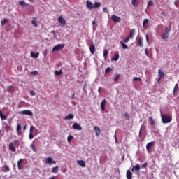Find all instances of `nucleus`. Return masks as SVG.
<instances>
[{
	"label": "nucleus",
	"instance_id": "obj_43",
	"mask_svg": "<svg viewBox=\"0 0 179 179\" xmlns=\"http://www.w3.org/2000/svg\"><path fill=\"white\" fill-rule=\"evenodd\" d=\"M132 5L134 6H136L138 5V3H136V0H132Z\"/></svg>",
	"mask_w": 179,
	"mask_h": 179
},
{
	"label": "nucleus",
	"instance_id": "obj_52",
	"mask_svg": "<svg viewBox=\"0 0 179 179\" xmlns=\"http://www.w3.org/2000/svg\"><path fill=\"white\" fill-rule=\"evenodd\" d=\"M148 166V163H144V164L141 165V167L145 168Z\"/></svg>",
	"mask_w": 179,
	"mask_h": 179
},
{
	"label": "nucleus",
	"instance_id": "obj_14",
	"mask_svg": "<svg viewBox=\"0 0 179 179\" xmlns=\"http://www.w3.org/2000/svg\"><path fill=\"white\" fill-rule=\"evenodd\" d=\"M35 129H35L34 127H33V126L31 127V128H30V134H29V139L30 140L33 139V138H34V136H33V134H32V131L35 130Z\"/></svg>",
	"mask_w": 179,
	"mask_h": 179
},
{
	"label": "nucleus",
	"instance_id": "obj_34",
	"mask_svg": "<svg viewBox=\"0 0 179 179\" xmlns=\"http://www.w3.org/2000/svg\"><path fill=\"white\" fill-rule=\"evenodd\" d=\"M73 136H69L68 138H67V141H68V143H70L72 141V139H73Z\"/></svg>",
	"mask_w": 179,
	"mask_h": 179
},
{
	"label": "nucleus",
	"instance_id": "obj_37",
	"mask_svg": "<svg viewBox=\"0 0 179 179\" xmlns=\"http://www.w3.org/2000/svg\"><path fill=\"white\" fill-rule=\"evenodd\" d=\"M0 117H1V120L7 119V117L6 115H3L1 112H0Z\"/></svg>",
	"mask_w": 179,
	"mask_h": 179
},
{
	"label": "nucleus",
	"instance_id": "obj_51",
	"mask_svg": "<svg viewBox=\"0 0 179 179\" xmlns=\"http://www.w3.org/2000/svg\"><path fill=\"white\" fill-rule=\"evenodd\" d=\"M124 116L127 117V120H129V115L127 113H125Z\"/></svg>",
	"mask_w": 179,
	"mask_h": 179
},
{
	"label": "nucleus",
	"instance_id": "obj_16",
	"mask_svg": "<svg viewBox=\"0 0 179 179\" xmlns=\"http://www.w3.org/2000/svg\"><path fill=\"white\" fill-rule=\"evenodd\" d=\"M78 164L80 165L82 167H85L86 164L83 160H79L77 162Z\"/></svg>",
	"mask_w": 179,
	"mask_h": 179
},
{
	"label": "nucleus",
	"instance_id": "obj_19",
	"mask_svg": "<svg viewBox=\"0 0 179 179\" xmlns=\"http://www.w3.org/2000/svg\"><path fill=\"white\" fill-rule=\"evenodd\" d=\"M141 169V166L139 164H137L136 166H134L131 171L134 172L135 170L139 171Z\"/></svg>",
	"mask_w": 179,
	"mask_h": 179
},
{
	"label": "nucleus",
	"instance_id": "obj_30",
	"mask_svg": "<svg viewBox=\"0 0 179 179\" xmlns=\"http://www.w3.org/2000/svg\"><path fill=\"white\" fill-rule=\"evenodd\" d=\"M58 168H59L58 166H57L56 167H53V168L52 169V172L54 173H57V171H58Z\"/></svg>",
	"mask_w": 179,
	"mask_h": 179
},
{
	"label": "nucleus",
	"instance_id": "obj_33",
	"mask_svg": "<svg viewBox=\"0 0 179 179\" xmlns=\"http://www.w3.org/2000/svg\"><path fill=\"white\" fill-rule=\"evenodd\" d=\"M108 56V51L106 49L103 51V57L105 59H106Z\"/></svg>",
	"mask_w": 179,
	"mask_h": 179
},
{
	"label": "nucleus",
	"instance_id": "obj_61",
	"mask_svg": "<svg viewBox=\"0 0 179 179\" xmlns=\"http://www.w3.org/2000/svg\"><path fill=\"white\" fill-rule=\"evenodd\" d=\"M49 179H55V177L52 176V177L50 178Z\"/></svg>",
	"mask_w": 179,
	"mask_h": 179
},
{
	"label": "nucleus",
	"instance_id": "obj_12",
	"mask_svg": "<svg viewBox=\"0 0 179 179\" xmlns=\"http://www.w3.org/2000/svg\"><path fill=\"white\" fill-rule=\"evenodd\" d=\"M90 52L92 55H94L96 52V48H95V45L94 44L91 45L90 46Z\"/></svg>",
	"mask_w": 179,
	"mask_h": 179
},
{
	"label": "nucleus",
	"instance_id": "obj_48",
	"mask_svg": "<svg viewBox=\"0 0 179 179\" xmlns=\"http://www.w3.org/2000/svg\"><path fill=\"white\" fill-rule=\"evenodd\" d=\"M21 129V126L20 124H18L17 126V131H19Z\"/></svg>",
	"mask_w": 179,
	"mask_h": 179
},
{
	"label": "nucleus",
	"instance_id": "obj_60",
	"mask_svg": "<svg viewBox=\"0 0 179 179\" xmlns=\"http://www.w3.org/2000/svg\"><path fill=\"white\" fill-rule=\"evenodd\" d=\"M162 78H160V76H159V78H158V80H157V81L158 82H159L160 80H161V79H162Z\"/></svg>",
	"mask_w": 179,
	"mask_h": 179
},
{
	"label": "nucleus",
	"instance_id": "obj_17",
	"mask_svg": "<svg viewBox=\"0 0 179 179\" xmlns=\"http://www.w3.org/2000/svg\"><path fill=\"white\" fill-rule=\"evenodd\" d=\"M94 129L95 131H96V135L97 136H99L101 134V129H100V128L98 127H94Z\"/></svg>",
	"mask_w": 179,
	"mask_h": 179
},
{
	"label": "nucleus",
	"instance_id": "obj_56",
	"mask_svg": "<svg viewBox=\"0 0 179 179\" xmlns=\"http://www.w3.org/2000/svg\"><path fill=\"white\" fill-rule=\"evenodd\" d=\"M145 39L147 40V43H148L149 42V38H148V35L145 36Z\"/></svg>",
	"mask_w": 179,
	"mask_h": 179
},
{
	"label": "nucleus",
	"instance_id": "obj_21",
	"mask_svg": "<svg viewBox=\"0 0 179 179\" xmlns=\"http://www.w3.org/2000/svg\"><path fill=\"white\" fill-rule=\"evenodd\" d=\"M19 4L22 6V7H25V6H29V4H27V3H25L24 1H23V0H22L21 1H19Z\"/></svg>",
	"mask_w": 179,
	"mask_h": 179
},
{
	"label": "nucleus",
	"instance_id": "obj_50",
	"mask_svg": "<svg viewBox=\"0 0 179 179\" xmlns=\"http://www.w3.org/2000/svg\"><path fill=\"white\" fill-rule=\"evenodd\" d=\"M171 25H172V22H169V27H166V28L169 29V31L171 29Z\"/></svg>",
	"mask_w": 179,
	"mask_h": 179
},
{
	"label": "nucleus",
	"instance_id": "obj_42",
	"mask_svg": "<svg viewBox=\"0 0 179 179\" xmlns=\"http://www.w3.org/2000/svg\"><path fill=\"white\" fill-rule=\"evenodd\" d=\"M31 24L34 26V27H38V24H37V22L36 20H33L31 22Z\"/></svg>",
	"mask_w": 179,
	"mask_h": 179
},
{
	"label": "nucleus",
	"instance_id": "obj_9",
	"mask_svg": "<svg viewBox=\"0 0 179 179\" xmlns=\"http://www.w3.org/2000/svg\"><path fill=\"white\" fill-rule=\"evenodd\" d=\"M72 127H73V129L78 130V131L83 129L82 127L78 123H74L73 125L72 126Z\"/></svg>",
	"mask_w": 179,
	"mask_h": 179
},
{
	"label": "nucleus",
	"instance_id": "obj_35",
	"mask_svg": "<svg viewBox=\"0 0 179 179\" xmlns=\"http://www.w3.org/2000/svg\"><path fill=\"white\" fill-rule=\"evenodd\" d=\"M177 90H178V84L175 85V88H173V95L176 94Z\"/></svg>",
	"mask_w": 179,
	"mask_h": 179
},
{
	"label": "nucleus",
	"instance_id": "obj_6",
	"mask_svg": "<svg viewBox=\"0 0 179 179\" xmlns=\"http://www.w3.org/2000/svg\"><path fill=\"white\" fill-rule=\"evenodd\" d=\"M111 19L115 23H119L121 22L120 17H117V15H112Z\"/></svg>",
	"mask_w": 179,
	"mask_h": 179
},
{
	"label": "nucleus",
	"instance_id": "obj_57",
	"mask_svg": "<svg viewBox=\"0 0 179 179\" xmlns=\"http://www.w3.org/2000/svg\"><path fill=\"white\" fill-rule=\"evenodd\" d=\"M145 55L148 56V48H145Z\"/></svg>",
	"mask_w": 179,
	"mask_h": 179
},
{
	"label": "nucleus",
	"instance_id": "obj_39",
	"mask_svg": "<svg viewBox=\"0 0 179 179\" xmlns=\"http://www.w3.org/2000/svg\"><path fill=\"white\" fill-rule=\"evenodd\" d=\"M8 21L7 19H4L3 21L1 22V25L3 26L6 23H7Z\"/></svg>",
	"mask_w": 179,
	"mask_h": 179
},
{
	"label": "nucleus",
	"instance_id": "obj_27",
	"mask_svg": "<svg viewBox=\"0 0 179 179\" xmlns=\"http://www.w3.org/2000/svg\"><path fill=\"white\" fill-rule=\"evenodd\" d=\"M39 55V53H34L33 52L31 53V56L35 59L38 58Z\"/></svg>",
	"mask_w": 179,
	"mask_h": 179
},
{
	"label": "nucleus",
	"instance_id": "obj_1",
	"mask_svg": "<svg viewBox=\"0 0 179 179\" xmlns=\"http://www.w3.org/2000/svg\"><path fill=\"white\" fill-rule=\"evenodd\" d=\"M161 120H162V123L168 124L171 122L173 117L171 115H166V114H161Z\"/></svg>",
	"mask_w": 179,
	"mask_h": 179
},
{
	"label": "nucleus",
	"instance_id": "obj_25",
	"mask_svg": "<svg viewBox=\"0 0 179 179\" xmlns=\"http://www.w3.org/2000/svg\"><path fill=\"white\" fill-rule=\"evenodd\" d=\"M120 58V55L118 52L115 54V57L112 59L113 61H117Z\"/></svg>",
	"mask_w": 179,
	"mask_h": 179
},
{
	"label": "nucleus",
	"instance_id": "obj_10",
	"mask_svg": "<svg viewBox=\"0 0 179 179\" xmlns=\"http://www.w3.org/2000/svg\"><path fill=\"white\" fill-rule=\"evenodd\" d=\"M45 164H56L57 162L54 161L51 157H48L45 159Z\"/></svg>",
	"mask_w": 179,
	"mask_h": 179
},
{
	"label": "nucleus",
	"instance_id": "obj_26",
	"mask_svg": "<svg viewBox=\"0 0 179 179\" xmlns=\"http://www.w3.org/2000/svg\"><path fill=\"white\" fill-rule=\"evenodd\" d=\"M23 162V159H20L18 162H17V166H18V169H22V167L21 166V164Z\"/></svg>",
	"mask_w": 179,
	"mask_h": 179
},
{
	"label": "nucleus",
	"instance_id": "obj_28",
	"mask_svg": "<svg viewBox=\"0 0 179 179\" xmlns=\"http://www.w3.org/2000/svg\"><path fill=\"white\" fill-rule=\"evenodd\" d=\"M120 43L124 50L129 49V47L124 42L121 41Z\"/></svg>",
	"mask_w": 179,
	"mask_h": 179
},
{
	"label": "nucleus",
	"instance_id": "obj_32",
	"mask_svg": "<svg viewBox=\"0 0 179 179\" xmlns=\"http://www.w3.org/2000/svg\"><path fill=\"white\" fill-rule=\"evenodd\" d=\"M101 3L96 1L94 4V8H99L101 6Z\"/></svg>",
	"mask_w": 179,
	"mask_h": 179
},
{
	"label": "nucleus",
	"instance_id": "obj_45",
	"mask_svg": "<svg viewBox=\"0 0 179 179\" xmlns=\"http://www.w3.org/2000/svg\"><path fill=\"white\" fill-rule=\"evenodd\" d=\"M31 74L33 75V76H36L38 74V71H32L31 72Z\"/></svg>",
	"mask_w": 179,
	"mask_h": 179
},
{
	"label": "nucleus",
	"instance_id": "obj_13",
	"mask_svg": "<svg viewBox=\"0 0 179 179\" xmlns=\"http://www.w3.org/2000/svg\"><path fill=\"white\" fill-rule=\"evenodd\" d=\"M148 122H150V125L151 126L155 125V122L152 116L148 117Z\"/></svg>",
	"mask_w": 179,
	"mask_h": 179
},
{
	"label": "nucleus",
	"instance_id": "obj_31",
	"mask_svg": "<svg viewBox=\"0 0 179 179\" xmlns=\"http://www.w3.org/2000/svg\"><path fill=\"white\" fill-rule=\"evenodd\" d=\"M135 34V29L131 30L130 32V34L129 36V38H132Z\"/></svg>",
	"mask_w": 179,
	"mask_h": 179
},
{
	"label": "nucleus",
	"instance_id": "obj_46",
	"mask_svg": "<svg viewBox=\"0 0 179 179\" xmlns=\"http://www.w3.org/2000/svg\"><path fill=\"white\" fill-rule=\"evenodd\" d=\"M175 5L176 6V7H179V0H176L175 1Z\"/></svg>",
	"mask_w": 179,
	"mask_h": 179
},
{
	"label": "nucleus",
	"instance_id": "obj_7",
	"mask_svg": "<svg viewBox=\"0 0 179 179\" xmlns=\"http://www.w3.org/2000/svg\"><path fill=\"white\" fill-rule=\"evenodd\" d=\"M58 22L62 26H65L66 24V21L63 18V17H62V15H59V17L58 18Z\"/></svg>",
	"mask_w": 179,
	"mask_h": 179
},
{
	"label": "nucleus",
	"instance_id": "obj_62",
	"mask_svg": "<svg viewBox=\"0 0 179 179\" xmlns=\"http://www.w3.org/2000/svg\"><path fill=\"white\" fill-rule=\"evenodd\" d=\"M74 96H75V94H73V96H72V98H73V97H74Z\"/></svg>",
	"mask_w": 179,
	"mask_h": 179
},
{
	"label": "nucleus",
	"instance_id": "obj_64",
	"mask_svg": "<svg viewBox=\"0 0 179 179\" xmlns=\"http://www.w3.org/2000/svg\"><path fill=\"white\" fill-rule=\"evenodd\" d=\"M26 129V126L24 127V129Z\"/></svg>",
	"mask_w": 179,
	"mask_h": 179
},
{
	"label": "nucleus",
	"instance_id": "obj_18",
	"mask_svg": "<svg viewBox=\"0 0 179 179\" xmlns=\"http://www.w3.org/2000/svg\"><path fill=\"white\" fill-rule=\"evenodd\" d=\"M127 179H132V173L131 172L130 170H128L127 171Z\"/></svg>",
	"mask_w": 179,
	"mask_h": 179
},
{
	"label": "nucleus",
	"instance_id": "obj_5",
	"mask_svg": "<svg viewBox=\"0 0 179 179\" xmlns=\"http://www.w3.org/2000/svg\"><path fill=\"white\" fill-rule=\"evenodd\" d=\"M18 114L26 115H29V116L33 115V113L31 110H24L22 111L18 112Z\"/></svg>",
	"mask_w": 179,
	"mask_h": 179
},
{
	"label": "nucleus",
	"instance_id": "obj_24",
	"mask_svg": "<svg viewBox=\"0 0 179 179\" xmlns=\"http://www.w3.org/2000/svg\"><path fill=\"white\" fill-rule=\"evenodd\" d=\"M143 38L139 37L138 38V45L140 46V48H142L143 46Z\"/></svg>",
	"mask_w": 179,
	"mask_h": 179
},
{
	"label": "nucleus",
	"instance_id": "obj_11",
	"mask_svg": "<svg viewBox=\"0 0 179 179\" xmlns=\"http://www.w3.org/2000/svg\"><path fill=\"white\" fill-rule=\"evenodd\" d=\"M87 7L89 9H94V4L92 3V1H90L89 0L87 1Z\"/></svg>",
	"mask_w": 179,
	"mask_h": 179
},
{
	"label": "nucleus",
	"instance_id": "obj_54",
	"mask_svg": "<svg viewBox=\"0 0 179 179\" xmlns=\"http://www.w3.org/2000/svg\"><path fill=\"white\" fill-rule=\"evenodd\" d=\"M5 168H6V169H5L6 171H10V169L8 166H6Z\"/></svg>",
	"mask_w": 179,
	"mask_h": 179
},
{
	"label": "nucleus",
	"instance_id": "obj_44",
	"mask_svg": "<svg viewBox=\"0 0 179 179\" xmlns=\"http://www.w3.org/2000/svg\"><path fill=\"white\" fill-rule=\"evenodd\" d=\"M31 149H32V150H33L34 152H36V149L35 146L34 145V144H31Z\"/></svg>",
	"mask_w": 179,
	"mask_h": 179
},
{
	"label": "nucleus",
	"instance_id": "obj_23",
	"mask_svg": "<svg viewBox=\"0 0 179 179\" xmlns=\"http://www.w3.org/2000/svg\"><path fill=\"white\" fill-rule=\"evenodd\" d=\"M73 118H74V115L73 114H69V115L65 117V119L68 120H72Z\"/></svg>",
	"mask_w": 179,
	"mask_h": 179
},
{
	"label": "nucleus",
	"instance_id": "obj_29",
	"mask_svg": "<svg viewBox=\"0 0 179 179\" xmlns=\"http://www.w3.org/2000/svg\"><path fill=\"white\" fill-rule=\"evenodd\" d=\"M63 73V71H62V70L61 69L59 71H58L57 70H55V74L56 75V76H60V75H62Z\"/></svg>",
	"mask_w": 179,
	"mask_h": 179
},
{
	"label": "nucleus",
	"instance_id": "obj_4",
	"mask_svg": "<svg viewBox=\"0 0 179 179\" xmlns=\"http://www.w3.org/2000/svg\"><path fill=\"white\" fill-rule=\"evenodd\" d=\"M64 48V44L57 45L56 46H55L53 48L52 52L59 51V50H62Z\"/></svg>",
	"mask_w": 179,
	"mask_h": 179
},
{
	"label": "nucleus",
	"instance_id": "obj_53",
	"mask_svg": "<svg viewBox=\"0 0 179 179\" xmlns=\"http://www.w3.org/2000/svg\"><path fill=\"white\" fill-rule=\"evenodd\" d=\"M129 38L127 37V38H125L124 42L126 43H127L129 42Z\"/></svg>",
	"mask_w": 179,
	"mask_h": 179
},
{
	"label": "nucleus",
	"instance_id": "obj_58",
	"mask_svg": "<svg viewBox=\"0 0 179 179\" xmlns=\"http://www.w3.org/2000/svg\"><path fill=\"white\" fill-rule=\"evenodd\" d=\"M161 15H164V16H165V15H166V14H165L164 11H162V12L161 13Z\"/></svg>",
	"mask_w": 179,
	"mask_h": 179
},
{
	"label": "nucleus",
	"instance_id": "obj_59",
	"mask_svg": "<svg viewBox=\"0 0 179 179\" xmlns=\"http://www.w3.org/2000/svg\"><path fill=\"white\" fill-rule=\"evenodd\" d=\"M101 87H99V94L101 93Z\"/></svg>",
	"mask_w": 179,
	"mask_h": 179
},
{
	"label": "nucleus",
	"instance_id": "obj_2",
	"mask_svg": "<svg viewBox=\"0 0 179 179\" xmlns=\"http://www.w3.org/2000/svg\"><path fill=\"white\" fill-rule=\"evenodd\" d=\"M18 143H19V141L17 140H15L13 142H11L9 144V150H11L12 152H15L16 149H15V145H18Z\"/></svg>",
	"mask_w": 179,
	"mask_h": 179
},
{
	"label": "nucleus",
	"instance_id": "obj_41",
	"mask_svg": "<svg viewBox=\"0 0 179 179\" xmlns=\"http://www.w3.org/2000/svg\"><path fill=\"white\" fill-rule=\"evenodd\" d=\"M134 81H140V82H142V80L140 78H138V77H135L134 79H133Z\"/></svg>",
	"mask_w": 179,
	"mask_h": 179
},
{
	"label": "nucleus",
	"instance_id": "obj_49",
	"mask_svg": "<svg viewBox=\"0 0 179 179\" xmlns=\"http://www.w3.org/2000/svg\"><path fill=\"white\" fill-rule=\"evenodd\" d=\"M103 12H105V13H108V8H107V7H103Z\"/></svg>",
	"mask_w": 179,
	"mask_h": 179
},
{
	"label": "nucleus",
	"instance_id": "obj_8",
	"mask_svg": "<svg viewBox=\"0 0 179 179\" xmlns=\"http://www.w3.org/2000/svg\"><path fill=\"white\" fill-rule=\"evenodd\" d=\"M156 143L155 141H151L148 143H147V145L145 146V148H147V151H149L152 147H153Z\"/></svg>",
	"mask_w": 179,
	"mask_h": 179
},
{
	"label": "nucleus",
	"instance_id": "obj_55",
	"mask_svg": "<svg viewBox=\"0 0 179 179\" xmlns=\"http://www.w3.org/2000/svg\"><path fill=\"white\" fill-rule=\"evenodd\" d=\"M30 94H31V96H35L34 91H31Z\"/></svg>",
	"mask_w": 179,
	"mask_h": 179
},
{
	"label": "nucleus",
	"instance_id": "obj_38",
	"mask_svg": "<svg viewBox=\"0 0 179 179\" xmlns=\"http://www.w3.org/2000/svg\"><path fill=\"white\" fill-rule=\"evenodd\" d=\"M154 6V3L152 0H150L148 1V7H150V6Z\"/></svg>",
	"mask_w": 179,
	"mask_h": 179
},
{
	"label": "nucleus",
	"instance_id": "obj_47",
	"mask_svg": "<svg viewBox=\"0 0 179 179\" xmlns=\"http://www.w3.org/2000/svg\"><path fill=\"white\" fill-rule=\"evenodd\" d=\"M112 71V69H110V68H107L106 69V73H109V72H110Z\"/></svg>",
	"mask_w": 179,
	"mask_h": 179
},
{
	"label": "nucleus",
	"instance_id": "obj_63",
	"mask_svg": "<svg viewBox=\"0 0 179 179\" xmlns=\"http://www.w3.org/2000/svg\"><path fill=\"white\" fill-rule=\"evenodd\" d=\"M178 49L179 50V44L178 45Z\"/></svg>",
	"mask_w": 179,
	"mask_h": 179
},
{
	"label": "nucleus",
	"instance_id": "obj_40",
	"mask_svg": "<svg viewBox=\"0 0 179 179\" xmlns=\"http://www.w3.org/2000/svg\"><path fill=\"white\" fill-rule=\"evenodd\" d=\"M149 22V20L148 19H145V20H144V21L143 22V26H145V24H147V23H148Z\"/></svg>",
	"mask_w": 179,
	"mask_h": 179
},
{
	"label": "nucleus",
	"instance_id": "obj_3",
	"mask_svg": "<svg viewBox=\"0 0 179 179\" xmlns=\"http://www.w3.org/2000/svg\"><path fill=\"white\" fill-rule=\"evenodd\" d=\"M169 32L170 29L165 28V31L164 32V34H162V36H161V38H162L164 41H166L167 39L169 38Z\"/></svg>",
	"mask_w": 179,
	"mask_h": 179
},
{
	"label": "nucleus",
	"instance_id": "obj_20",
	"mask_svg": "<svg viewBox=\"0 0 179 179\" xmlns=\"http://www.w3.org/2000/svg\"><path fill=\"white\" fill-rule=\"evenodd\" d=\"M158 76H159L160 78H163L165 76V73L162 70H158Z\"/></svg>",
	"mask_w": 179,
	"mask_h": 179
},
{
	"label": "nucleus",
	"instance_id": "obj_15",
	"mask_svg": "<svg viewBox=\"0 0 179 179\" xmlns=\"http://www.w3.org/2000/svg\"><path fill=\"white\" fill-rule=\"evenodd\" d=\"M106 99H103V100L102 101V102L101 103V110H102L103 111L105 110V106H106Z\"/></svg>",
	"mask_w": 179,
	"mask_h": 179
},
{
	"label": "nucleus",
	"instance_id": "obj_22",
	"mask_svg": "<svg viewBox=\"0 0 179 179\" xmlns=\"http://www.w3.org/2000/svg\"><path fill=\"white\" fill-rule=\"evenodd\" d=\"M7 91L9 93H11L12 92H13L14 91L13 86V85H10V86L7 87Z\"/></svg>",
	"mask_w": 179,
	"mask_h": 179
},
{
	"label": "nucleus",
	"instance_id": "obj_36",
	"mask_svg": "<svg viewBox=\"0 0 179 179\" xmlns=\"http://www.w3.org/2000/svg\"><path fill=\"white\" fill-rule=\"evenodd\" d=\"M120 76L119 75V74H117L116 76H115V78H114V81H115V83H116V82H117L118 80H119V79H120Z\"/></svg>",
	"mask_w": 179,
	"mask_h": 179
}]
</instances>
